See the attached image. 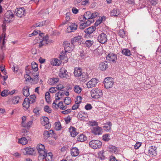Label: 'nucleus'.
<instances>
[{
  "label": "nucleus",
  "instance_id": "obj_31",
  "mask_svg": "<svg viewBox=\"0 0 161 161\" xmlns=\"http://www.w3.org/2000/svg\"><path fill=\"white\" fill-rule=\"evenodd\" d=\"M112 124L111 122H108L103 126L104 130L106 131H108L111 129Z\"/></svg>",
  "mask_w": 161,
  "mask_h": 161
},
{
  "label": "nucleus",
  "instance_id": "obj_3",
  "mask_svg": "<svg viewBox=\"0 0 161 161\" xmlns=\"http://www.w3.org/2000/svg\"><path fill=\"white\" fill-rule=\"evenodd\" d=\"M90 147L94 149L100 148L102 146V143L98 140H92L89 142Z\"/></svg>",
  "mask_w": 161,
  "mask_h": 161
},
{
  "label": "nucleus",
  "instance_id": "obj_53",
  "mask_svg": "<svg viewBox=\"0 0 161 161\" xmlns=\"http://www.w3.org/2000/svg\"><path fill=\"white\" fill-rule=\"evenodd\" d=\"M119 35L122 37L125 36V32L123 30H119Z\"/></svg>",
  "mask_w": 161,
  "mask_h": 161
},
{
  "label": "nucleus",
  "instance_id": "obj_51",
  "mask_svg": "<svg viewBox=\"0 0 161 161\" xmlns=\"http://www.w3.org/2000/svg\"><path fill=\"white\" fill-rule=\"evenodd\" d=\"M66 52H62L61 54L60 55V58L61 59H64L66 57Z\"/></svg>",
  "mask_w": 161,
  "mask_h": 161
},
{
  "label": "nucleus",
  "instance_id": "obj_42",
  "mask_svg": "<svg viewBox=\"0 0 161 161\" xmlns=\"http://www.w3.org/2000/svg\"><path fill=\"white\" fill-rule=\"evenodd\" d=\"M58 62H59V60L58 59L55 58L51 61V63L53 65L58 66L59 65Z\"/></svg>",
  "mask_w": 161,
  "mask_h": 161
},
{
  "label": "nucleus",
  "instance_id": "obj_18",
  "mask_svg": "<svg viewBox=\"0 0 161 161\" xmlns=\"http://www.w3.org/2000/svg\"><path fill=\"white\" fill-rule=\"evenodd\" d=\"M108 67V63L107 61L102 62L99 64V68L100 70L102 71L105 70Z\"/></svg>",
  "mask_w": 161,
  "mask_h": 161
},
{
  "label": "nucleus",
  "instance_id": "obj_32",
  "mask_svg": "<svg viewBox=\"0 0 161 161\" xmlns=\"http://www.w3.org/2000/svg\"><path fill=\"white\" fill-rule=\"evenodd\" d=\"M49 123V119L46 117H44L43 119H41V123L43 126L46 125L47 123Z\"/></svg>",
  "mask_w": 161,
  "mask_h": 161
},
{
  "label": "nucleus",
  "instance_id": "obj_38",
  "mask_svg": "<svg viewBox=\"0 0 161 161\" xmlns=\"http://www.w3.org/2000/svg\"><path fill=\"white\" fill-rule=\"evenodd\" d=\"M93 42L91 40H86V41L85 45L86 47H91L93 44Z\"/></svg>",
  "mask_w": 161,
  "mask_h": 161
},
{
  "label": "nucleus",
  "instance_id": "obj_50",
  "mask_svg": "<svg viewBox=\"0 0 161 161\" xmlns=\"http://www.w3.org/2000/svg\"><path fill=\"white\" fill-rule=\"evenodd\" d=\"M43 135L44 136V138L46 139H47L48 137L50 136L48 131L47 130H45L44 131Z\"/></svg>",
  "mask_w": 161,
  "mask_h": 161
},
{
  "label": "nucleus",
  "instance_id": "obj_46",
  "mask_svg": "<svg viewBox=\"0 0 161 161\" xmlns=\"http://www.w3.org/2000/svg\"><path fill=\"white\" fill-rule=\"evenodd\" d=\"M44 111L48 113H51L52 112V109L48 106L46 105L44 107Z\"/></svg>",
  "mask_w": 161,
  "mask_h": 161
},
{
  "label": "nucleus",
  "instance_id": "obj_61",
  "mask_svg": "<svg viewBox=\"0 0 161 161\" xmlns=\"http://www.w3.org/2000/svg\"><path fill=\"white\" fill-rule=\"evenodd\" d=\"M71 118L69 116L65 118L64 120L66 122V123L68 124L69 123L70 121Z\"/></svg>",
  "mask_w": 161,
  "mask_h": 161
},
{
  "label": "nucleus",
  "instance_id": "obj_52",
  "mask_svg": "<svg viewBox=\"0 0 161 161\" xmlns=\"http://www.w3.org/2000/svg\"><path fill=\"white\" fill-rule=\"evenodd\" d=\"M141 143L137 142L134 145V148L135 149H138L141 145Z\"/></svg>",
  "mask_w": 161,
  "mask_h": 161
},
{
  "label": "nucleus",
  "instance_id": "obj_34",
  "mask_svg": "<svg viewBox=\"0 0 161 161\" xmlns=\"http://www.w3.org/2000/svg\"><path fill=\"white\" fill-rule=\"evenodd\" d=\"M18 142L22 144L23 145H25L27 143L26 138L24 137H22L18 140Z\"/></svg>",
  "mask_w": 161,
  "mask_h": 161
},
{
  "label": "nucleus",
  "instance_id": "obj_9",
  "mask_svg": "<svg viewBox=\"0 0 161 161\" xmlns=\"http://www.w3.org/2000/svg\"><path fill=\"white\" fill-rule=\"evenodd\" d=\"M25 8H20L15 10L14 13L16 16L19 17H22L25 16Z\"/></svg>",
  "mask_w": 161,
  "mask_h": 161
},
{
  "label": "nucleus",
  "instance_id": "obj_62",
  "mask_svg": "<svg viewBox=\"0 0 161 161\" xmlns=\"http://www.w3.org/2000/svg\"><path fill=\"white\" fill-rule=\"evenodd\" d=\"M64 87L62 85L60 84L57 86V90H61L62 89L64 88Z\"/></svg>",
  "mask_w": 161,
  "mask_h": 161
},
{
  "label": "nucleus",
  "instance_id": "obj_47",
  "mask_svg": "<svg viewBox=\"0 0 161 161\" xmlns=\"http://www.w3.org/2000/svg\"><path fill=\"white\" fill-rule=\"evenodd\" d=\"M30 97V98H29V101L31 103H32L35 102L36 97L35 95H31Z\"/></svg>",
  "mask_w": 161,
  "mask_h": 161
},
{
  "label": "nucleus",
  "instance_id": "obj_43",
  "mask_svg": "<svg viewBox=\"0 0 161 161\" xmlns=\"http://www.w3.org/2000/svg\"><path fill=\"white\" fill-rule=\"evenodd\" d=\"M55 128L56 130H59L61 129V126L60 122L58 121L55 123Z\"/></svg>",
  "mask_w": 161,
  "mask_h": 161
},
{
  "label": "nucleus",
  "instance_id": "obj_7",
  "mask_svg": "<svg viewBox=\"0 0 161 161\" xmlns=\"http://www.w3.org/2000/svg\"><path fill=\"white\" fill-rule=\"evenodd\" d=\"M14 17V14L12 11H7L4 14V19L5 21L9 22L11 19Z\"/></svg>",
  "mask_w": 161,
  "mask_h": 161
},
{
  "label": "nucleus",
  "instance_id": "obj_4",
  "mask_svg": "<svg viewBox=\"0 0 161 161\" xmlns=\"http://www.w3.org/2000/svg\"><path fill=\"white\" fill-rule=\"evenodd\" d=\"M105 87L106 89H109L112 87L114 84L113 79L110 77L105 78L104 80Z\"/></svg>",
  "mask_w": 161,
  "mask_h": 161
},
{
  "label": "nucleus",
  "instance_id": "obj_64",
  "mask_svg": "<svg viewBox=\"0 0 161 161\" xmlns=\"http://www.w3.org/2000/svg\"><path fill=\"white\" fill-rule=\"evenodd\" d=\"M72 11L73 13L75 14H77L78 13V10L76 8L73 7L72 9Z\"/></svg>",
  "mask_w": 161,
  "mask_h": 161
},
{
  "label": "nucleus",
  "instance_id": "obj_15",
  "mask_svg": "<svg viewBox=\"0 0 161 161\" xmlns=\"http://www.w3.org/2000/svg\"><path fill=\"white\" fill-rule=\"evenodd\" d=\"M92 131L94 135H99L102 134V129L100 127L97 126L93 127L92 130Z\"/></svg>",
  "mask_w": 161,
  "mask_h": 161
},
{
  "label": "nucleus",
  "instance_id": "obj_10",
  "mask_svg": "<svg viewBox=\"0 0 161 161\" xmlns=\"http://www.w3.org/2000/svg\"><path fill=\"white\" fill-rule=\"evenodd\" d=\"M107 35L104 33L99 35L97 37L98 41L102 44H104L107 41Z\"/></svg>",
  "mask_w": 161,
  "mask_h": 161
},
{
  "label": "nucleus",
  "instance_id": "obj_25",
  "mask_svg": "<svg viewBox=\"0 0 161 161\" xmlns=\"http://www.w3.org/2000/svg\"><path fill=\"white\" fill-rule=\"evenodd\" d=\"M49 21L48 20H46L44 21L36 24L34 25V27H40L49 24Z\"/></svg>",
  "mask_w": 161,
  "mask_h": 161
},
{
  "label": "nucleus",
  "instance_id": "obj_8",
  "mask_svg": "<svg viewBox=\"0 0 161 161\" xmlns=\"http://www.w3.org/2000/svg\"><path fill=\"white\" fill-rule=\"evenodd\" d=\"M59 74L60 77L63 78L69 79L70 78L69 73L64 68L61 69Z\"/></svg>",
  "mask_w": 161,
  "mask_h": 161
},
{
  "label": "nucleus",
  "instance_id": "obj_2",
  "mask_svg": "<svg viewBox=\"0 0 161 161\" xmlns=\"http://www.w3.org/2000/svg\"><path fill=\"white\" fill-rule=\"evenodd\" d=\"M92 97L95 99H98L103 95L102 90L98 89H92L91 92Z\"/></svg>",
  "mask_w": 161,
  "mask_h": 161
},
{
  "label": "nucleus",
  "instance_id": "obj_22",
  "mask_svg": "<svg viewBox=\"0 0 161 161\" xmlns=\"http://www.w3.org/2000/svg\"><path fill=\"white\" fill-rule=\"evenodd\" d=\"M76 129L74 127L70 126L69 128V131L70 133V135L73 137H75L78 134L76 131Z\"/></svg>",
  "mask_w": 161,
  "mask_h": 161
},
{
  "label": "nucleus",
  "instance_id": "obj_33",
  "mask_svg": "<svg viewBox=\"0 0 161 161\" xmlns=\"http://www.w3.org/2000/svg\"><path fill=\"white\" fill-rule=\"evenodd\" d=\"M86 139V137L83 134H81L78 136L77 140L79 142H83L85 141Z\"/></svg>",
  "mask_w": 161,
  "mask_h": 161
},
{
  "label": "nucleus",
  "instance_id": "obj_6",
  "mask_svg": "<svg viewBox=\"0 0 161 161\" xmlns=\"http://www.w3.org/2000/svg\"><path fill=\"white\" fill-rule=\"evenodd\" d=\"M97 13H91L90 11H88L85 13L82 16L85 20L90 19H93L94 18L97 17Z\"/></svg>",
  "mask_w": 161,
  "mask_h": 161
},
{
  "label": "nucleus",
  "instance_id": "obj_55",
  "mask_svg": "<svg viewBox=\"0 0 161 161\" xmlns=\"http://www.w3.org/2000/svg\"><path fill=\"white\" fill-rule=\"evenodd\" d=\"M71 109H68L65 110H64L61 112V113L64 114H66L70 113L71 112Z\"/></svg>",
  "mask_w": 161,
  "mask_h": 161
},
{
  "label": "nucleus",
  "instance_id": "obj_41",
  "mask_svg": "<svg viewBox=\"0 0 161 161\" xmlns=\"http://www.w3.org/2000/svg\"><path fill=\"white\" fill-rule=\"evenodd\" d=\"M71 98L69 97H66L64 99V102L66 105H69L71 103Z\"/></svg>",
  "mask_w": 161,
  "mask_h": 161
},
{
  "label": "nucleus",
  "instance_id": "obj_17",
  "mask_svg": "<svg viewBox=\"0 0 161 161\" xmlns=\"http://www.w3.org/2000/svg\"><path fill=\"white\" fill-rule=\"evenodd\" d=\"M31 103L29 101V99L28 98H25L23 103L22 105L23 106L24 110H26L29 108Z\"/></svg>",
  "mask_w": 161,
  "mask_h": 161
},
{
  "label": "nucleus",
  "instance_id": "obj_24",
  "mask_svg": "<svg viewBox=\"0 0 161 161\" xmlns=\"http://www.w3.org/2000/svg\"><path fill=\"white\" fill-rule=\"evenodd\" d=\"M78 116L79 119L81 120H85L86 119L87 117L86 114L80 111L78 114Z\"/></svg>",
  "mask_w": 161,
  "mask_h": 161
},
{
  "label": "nucleus",
  "instance_id": "obj_35",
  "mask_svg": "<svg viewBox=\"0 0 161 161\" xmlns=\"http://www.w3.org/2000/svg\"><path fill=\"white\" fill-rule=\"evenodd\" d=\"M122 53L126 56H129L130 55V51L128 49H124L122 52Z\"/></svg>",
  "mask_w": 161,
  "mask_h": 161
},
{
  "label": "nucleus",
  "instance_id": "obj_57",
  "mask_svg": "<svg viewBox=\"0 0 161 161\" xmlns=\"http://www.w3.org/2000/svg\"><path fill=\"white\" fill-rule=\"evenodd\" d=\"M29 74H28L26 73V75H25L24 77L25 79H26V80H33L32 79L30 76L29 75H28Z\"/></svg>",
  "mask_w": 161,
  "mask_h": 161
},
{
  "label": "nucleus",
  "instance_id": "obj_29",
  "mask_svg": "<svg viewBox=\"0 0 161 161\" xmlns=\"http://www.w3.org/2000/svg\"><path fill=\"white\" fill-rule=\"evenodd\" d=\"M81 39V36H78L72 38L71 40V42L75 46V43L77 42H79Z\"/></svg>",
  "mask_w": 161,
  "mask_h": 161
},
{
  "label": "nucleus",
  "instance_id": "obj_19",
  "mask_svg": "<svg viewBox=\"0 0 161 161\" xmlns=\"http://www.w3.org/2000/svg\"><path fill=\"white\" fill-rule=\"evenodd\" d=\"M96 29V27L93 26L85 29L84 32L87 35H90L93 33L95 31Z\"/></svg>",
  "mask_w": 161,
  "mask_h": 161
},
{
  "label": "nucleus",
  "instance_id": "obj_14",
  "mask_svg": "<svg viewBox=\"0 0 161 161\" xmlns=\"http://www.w3.org/2000/svg\"><path fill=\"white\" fill-rule=\"evenodd\" d=\"M107 59L111 63H114L117 60L116 55L113 53L108 54L106 57Z\"/></svg>",
  "mask_w": 161,
  "mask_h": 161
},
{
  "label": "nucleus",
  "instance_id": "obj_5",
  "mask_svg": "<svg viewBox=\"0 0 161 161\" xmlns=\"http://www.w3.org/2000/svg\"><path fill=\"white\" fill-rule=\"evenodd\" d=\"M65 52L69 53L74 48V45L72 43L65 42L64 43Z\"/></svg>",
  "mask_w": 161,
  "mask_h": 161
},
{
  "label": "nucleus",
  "instance_id": "obj_28",
  "mask_svg": "<svg viewBox=\"0 0 161 161\" xmlns=\"http://www.w3.org/2000/svg\"><path fill=\"white\" fill-rule=\"evenodd\" d=\"M53 154L51 152L47 153L45 156L44 159L46 161H52L53 160Z\"/></svg>",
  "mask_w": 161,
  "mask_h": 161
},
{
  "label": "nucleus",
  "instance_id": "obj_12",
  "mask_svg": "<svg viewBox=\"0 0 161 161\" xmlns=\"http://www.w3.org/2000/svg\"><path fill=\"white\" fill-rule=\"evenodd\" d=\"M98 80L96 78H93L86 83V86L88 88L95 86L98 83Z\"/></svg>",
  "mask_w": 161,
  "mask_h": 161
},
{
  "label": "nucleus",
  "instance_id": "obj_59",
  "mask_svg": "<svg viewBox=\"0 0 161 161\" xmlns=\"http://www.w3.org/2000/svg\"><path fill=\"white\" fill-rule=\"evenodd\" d=\"M70 14L69 13H67L66 14L65 19L67 21H69L70 19Z\"/></svg>",
  "mask_w": 161,
  "mask_h": 161
},
{
  "label": "nucleus",
  "instance_id": "obj_16",
  "mask_svg": "<svg viewBox=\"0 0 161 161\" xmlns=\"http://www.w3.org/2000/svg\"><path fill=\"white\" fill-rule=\"evenodd\" d=\"M157 149L155 147L151 146L149 148L148 153L149 155L152 156H155L157 154Z\"/></svg>",
  "mask_w": 161,
  "mask_h": 161
},
{
  "label": "nucleus",
  "instance_id": "obj_21",
  "mask_svg": "<svg viewBox=\"0 0 161 161\" xmlns=\"http://www.w3.org/2000/svg\"><path fill=\"white\" fill-rule=\"evenodd\" d=\"M120 12L119 9L117 8H114L111 11L110 15L111 16L116 17L119 15Z\"/></svg>",
  "mask_w": 161,
  "mask_h": 161
},
{
  "label": "nucleus",
  "instance_id": "obj_37",
  "mask_svg": "<svg viewBox=\"0 0 161 161\" xmlns=\"http://www.w3.org/2000/svg\"><path fill=\"white\" fill-rule=\"evenodd\" d=\"M19 98V97L18 96H15L12 99V103L14 104L18 103Z\"/></svg>",
  "mask_w": 161,
  "mask_h": 161
},
{
  "label": "nucleus",
  "instance_id": "obj_1",
  "mask_svg": "<svg viewBox=\"0 0 161 161\" xmlns=\"http://www.w3.org/2000/svg\"><path fill=\"white\" fill-rule=\"evenodd\" d=\"M38 64L36 62H32L31 63V69L29 68L28 66L26 67V73L33 75L35 72H36L38 70Z\"/></svg>",
  "mask_w": 161,
  "mask_h": 161
},
{
  "label": "nucleus",
  "instance_id": "obj_40",
  "mask_svg": "<svg viewBox=\"0 0 161 161\" xmlns=\"http://www.w3.org/2000/svg\"><path fill=\"white\" fill-rule=\"evenodd\" d=\"M9 94V91L7 90H5L3 91L1 93V95L2 97H6Z\"/></svg>",
  "mask_w": 161,
  "mask_h": 161
},
{
  "label": "nucleus",
  "instance_id": "obj_56",
  "mask_svg": "<svg viewBox=\"0 0 161 161\" xmlns=\"http://www.w3.org/2000/svg\"><path fill=\"white\" fill-rule=\"evenodd\" d=\"M85 108L86 110H90L92 108V107L90 104H87L85 106Z\"/></svg>",
  "mask_w": 161,
  "mask_h": 161
},
{
  "label": "nucleus",
  "instance_id": "obj_23",
  "mask_svg": "<svg viewBox=\"0 0 161 161\" xmlns=\"http://www.w3.org/2000/svg\"><path fill=\"white\" fill-rule=\"evenodd\" d=\"M79 151L77 147H73L71 149V155L74 157L77 156L79 154Z\"/></svg>",
  "mask_w": 161,
  "mask_h": 161
},
{
  "label": "nucleus",
  "instance_id": "obj_36",
  "mask_svg": "<svg viewBox=\"0 0 161 161\" xmlns=\"http://www.w3.org/2000/svg\"><path fill=\"white\" fill-rule=\"evenodd\" d=\"M80 20L81 21L80 22V24L79 26V28L81 30H83L87 26L86 25H85V20L84 19H80Z\"/></svg>",
  "mask_w": 161,
  "mask_h": 161
},
{
  "label": "nucleus",
  "instance_id": "obj_54",
  "mask_svg": "<svg viewBox=\"0 0 161 161\" xmlns=\"http://www.w3.org/2000/svg\"><path fill=\"white\" fill-rule=\"evenodd\" d=\"M103 153L102 152H100L98 153V157L101 159H104L105 157L103 155Z\"/></svg>",
  "mask_w": 161,
  "mask_h": 161
},
{
  "label": "nucleus",
  "instance_id": "obj_58",
  "mask_svg": "<svg viewBox=\"0 0 161 161\" xmlns=\"http://www.w3.org/2000/svg\"><path fill=\"white\" fill-rule=\"evenodd\" d=\"M79 106V104H78V103H75L74 105L72 108V109L73 110H75L78 108Z\"/></svg>",
  "mask_w": 161,
  "mask_h": 161
},
{
  "label": "nucleus",
  "instance_id": "obj_26",
  "mask_svg": "<svg viewBox=\"0 0 161 161\" xmlns=\"http://www.w3.org/2000/svg\"><path fill=\"white\" fill-rule=\"evenodd\" d=\"M23 94L25 97H28L30 95L29 87L28 86H25L23 89Z\"/></svg>",
  "mask_w": 161,
  "mask_h": 161
},
{
  "label": "nucleus",
  "instance_id": "obj_11",
  "mask_svg": "<svg viewBox=\"0 0 161 161\" xmlns=\"http://www.w3.org/2000/svg\"><path fill=\"white\" fill-rule=\"evenodd\" d=\"M77 29V25L75 23L70 24L67 27L66 32L67 33L74 32Z\"/></svg>",
  "mask_w": 161,
  "mask_h": 161
},
{
  "label": "nucleus",
  "instance_id": "obj_63",
  "mask_svg": "<svg viewBox=\"0 0 161 161\" xmlns=\"http://www.w3.org/2000/svg\"><path fill=\"white\" fill-rule=\"evenodd\" d=\"M102 20L100 19L97 20L95 23V27L98 26L102 22Z\"/></svg>",
  "mask_w": 161,
  "mask_h": 161
},
{
  "label": "nucleus",
  "instance_id": "obj_45",
  "mask_svg": "<svg viewBox=\"0 0 161 161\" xmlns=\"http://www.w3.org/2000/svg\"><path fill=\"white\" fill-rule=\"evenodd\" d=\"M50 95L49 92H47L45 94V98L47 103L50 102Z\"/></svg>",
  "mask_w": 161,
  "mask_h": 161
},
{
  "label": "nucleus",
  "instance_id": "obj_27",
  "mask_svg": "<svg viewBox=\"0 0 161 161\" xmlns=\"http://www.w3.org/2000/svg\"><path fill=\"white\" fill-rule=\"evenodd\" d=\"M75 76L76 77H80L82 74V69L80 68L75 69L74 72Z\"/></svg>",
  "mask_w": 161,
  "mask_h": 161
},
{
  "label": "nucleus",
  "instance_id": "obj_48",
  "mask_svg": "<svg viewBox=\"0 0 161 161\" xmlns=\"http://www.w3.org/2000/svg\"><path fill=\"white\" fill-rule=\"evenodd\" d=\"M109 148L110 151L114 153H115L116 152L117 149L115 146L112 145L110 146L109 147Z\"/></svg>",
  "mask_w": 161,
  "mask_h": 161
},
{
  "label": "nucleus",
  "instance_id": "obj_49",
  "mask_svg": "<svg viewBox=\"0 0 161 161\" xmlns=\"http://www.w3.org/2000/svg\"><path fill=\"white\" fill-rule=\"evenodd\" d=\"M91 19V20H87L86 22H85V23L87 26H88L90 25L91 24L94 22V20L93 19Z\"/></svg>",
  "mask_w": 161,
  "mask_h": 161
},
{
  "label": "nucleus",
  "instance_id": "obj_13",
  "mask_svg": "<svg viewBox=\"0 0 161 161\" xmlns=\"http://www.w3.org/2000/svg\"><path fill=\"white\" fill-rule=\"evenodd\" d=\"M22 152L24 155H33L35 152V149L31 147H26L22 150Z\"/></svg>",
  "mask_w": 161,
  "mask_h": 161
},
{
  "label": "nucleus",
  "instance_id": "obj_60",
  "mask_svg": "<svg viewBox=\"0 0 161 161\" xmlns=\"http://www.w3.org/2000/svg\"><path fill=\"white\" fill-rule=\"evenodd\" d=\"M150 2L152 5H155L158 3L157 0H151Z\"/></svg>",
  "mask_w": 161,
  "mask_h": 161
},
{
  "label": "nucleus",
  "instance_id": "obj_44",
  "mask_svg": "<svg viewBox=\"0 0 161 161\" xmlns=\"http://www.w3.org/2000/svg\"><path fill=\"white\" fill-rule=\"evenodd\" d=\"M110 136L108 134H106L103 136V140L105 141L108 142L110 140Z\"/></svg>",
  "mask_w": 161,
  "mask_h": 161
},
{
  "label": "nucleus",
  "instance_id": "obj_20",
  "mask_svg": "<svg viewBox=\"0 0 161 161\" xmlns=\"http://www.w3.org/2000/svg\"><path fill=\"white\" fill-rule=\"evenodd\" d=\"M39 153V155L38 156V159L43 160L44 159L45 156L47 153V151L45 149L43 150L39 151V152H38Z\"/></svg>",
  "mask_w": 161,
  "mask_h": 161
},
{
  "label": "nucleus",
  "instance_id": "obj_30",
  "mask_svg": "<svg viewBox=\"0 0 161 161\" xmlns=\"http://www.w3.org/2000/svg\"><path fill=\"white\" fill-rule=\"evenodd\" d=\"M59 79L58 78H53L50 79L48 80V83L51 85H53L59 81Z\"/></svg>",
  "mask_w": 161,
  "mask_h": 161
},
{
  "label": "nucleus",
  "instance_id": "obj_39",
  "mask_svg": "<svg viewBox=\"0 0 161 161\" xmlns=\"http://www.w3.org/2000/svg\"><path fill=\"white\" fill-rule=\"evenodd\" d=\"M82 89L81 87L77 85H75L74 87V91L75 92L77 93H80Z\"/></svg>",
  "mask_w": 161,
  "mask_h": 161
}]
</instances>
